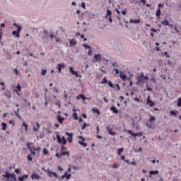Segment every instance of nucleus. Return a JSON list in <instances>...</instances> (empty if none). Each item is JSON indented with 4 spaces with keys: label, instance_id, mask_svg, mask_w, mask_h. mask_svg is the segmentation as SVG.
Returning <instances> with one entry per match:
<instances>
[{
    "label": "nucleus",
    "instance_id": "37",
    "mask_svg": "<svg viewBox=\"0 0 181 181\" xmlns=\"http://www.w3.org/2000/svg\"><path fill=\"white\" fill-rule=\"evenodd\" d=\"M65 177L69 180L71 177V174H67V173H65Z\"/></svg>",
    "mask_w": 181,
    "mask_h": 181
},
{
    "label": "nucleus",
    "instance_id": "1",
    "mask_svg": "<svg viewBox=\"0 0 181 181\" xmlns=\"http://www.w3.org/2000/svg\"><path fill=\"white\" fill-rule=\"evenodd\" d=\"M3 177H6V181H16V175L13 173L6 172L5 175H3Z\"/></svg>",
    "mask_w": 181,
    "mask_h": 181
},
{
    "label": "nucleus",
    "instance_id": "24",
    "mask_svg": "<svg viewBox=\"0 0 181 181\" xmlns=\"http://www.w3.org/2000/svg\"><path fill=\"white\" fill-rule=\"evenodd\" d=\"M129 23H141V20H139V19H137V20H132V19H131L129 21Z\"/></svg>",
    "mask_w": 181,
    "mask_h": 181
},
{
    "label": "nucleus",
    "instance_id": "22",
    "mask_svg": "<svg viewBox=\"0 0 181 181\" xmlns=\"http://www.w3.org/2000/svg\"><path fill=\"white\" fill-rule=\"evenodd\" d=\"M57 120L59 121V124H63V121H64V117H62V116L58 115L57 117Z\"/></svg>",
    "mask_w": 181,
    "mask_h": 181
},
{
    "label": "nucleus",
    "instance_id": "13",
    "mask_svg": "<svg viewBox=\"0 0 181 181\" xmlns=\"http://www.w3.org/2000/svg\"><path fill=\"white\" fill-rule=\"evenodd\" d=\"M16 89H17V90H16ZM16 89L14 90V92H15V93H17L18 95H20L19 92L21 91V90H22V87L21 86V85L18 84V85L16 86Z\"/></svg>",
    "mask_w": 181,
    "mask_h": 181
},
{
    "label": "nucleus",
    "instance_id": "28",
    "mask_svg": "<svg viewBox=\"0 0 181 181\" xmlns=\"http://www.w3.org/2000/svg\"><path fill=\"white\" fill-rule=\"evenodd\" d=\"M62 156H64V155H66L68 157L70 156V153L69 151H62L61 153Z\"/></svg>",
    "mask_w": 181,
    "mask_h": 181
},
{
    "label": "nucleus",
    "instance_id": "17",
    "mask_svg": "<svg viewBox=\"0 0 181 181\" xmlns=\"http://www.w3.org/2000/svg\"><path fill=\"white\" fill-rule=\"evenodd\" d=\"M80 98H81L83 101L87 100L86 96L83 94H79L78 96H76V100H80Z\"/></svg>",
    "mask_w": 181,
    "mask_h": 181
},
{
    "label": "nucleus",
    "instance_id": "26",
    "mask_svg": "<svg viewBox=\"0 0 181 181\" xmlns=\"http://www.w3.org/2000/svg\"><path fill=\"white\" fill-rule=\"evenodd\" d=\"M152 175H159V171L158 170H151L150 171V175L152 176Z\"/></svg>",
    "mask_w": 181,
    "mask_h": 181
},
{
    "label": "nucleus",
    "instance_id": "2",
    "mask_svg": "<svg viewBox=\"0 0 181 181\" xmlns=\"http://www.w3.org/2000/svg\"><path fill=\"white\" fill-rule=\"evenodd\" d=\"M13 26H16L17 28V31L13 30L12 32V35L15 36L16 37H19V33H21V31L22 30V27L19 26L16 23H13Z\"/></svg>",
    "mask_w": 181,
    "mask_h": 181
},
{
    "label": "nucleus",
    "instance_id": "35",
    "mask_svg": "<svg viewBox=\"0 0 181 181\" xmlns=\"http://www.w3.org/2000/svg\"><path fill=\"white\" fill-rule=\"evenodd\" d=\"M28 160H29L30 162H32V160H33V158L32 157V155L29 154L27 156Z\"/></svg>",
    "mask_w": 181,
    "mask_h": 181
},
{
    "label": "nucleus",
    "instance_id": "15",
    "mask_svg": "<svg viewBox=\"0 0 181 181\" xmlns=\"http://www.w3.org/2000/svg\"><path fill=\"white\" fill-rule=\"evenodd\" d=\"M40 178V175H38L37 174H33L31 175V179L33 180H39V179Z\"/></svg>",
    "mask_w": 181,
    "mask_h": 181
},
{
    "label": "nucleus",
    "instance_id": "53",
    "mask_svg": "<svg viewBox=\"0 0 181 181\" xmlns=\"http://www.w3.org/2000/svg\"><path fill=\"white\" fill-rule=\"evenodd\" d=\"M57 70H58L59 73H62V68L59 65L57 66Z\"/></svg>",
    "mask_w": 181,
    "mask_h": 181
},
{
    "label": "nucleus",
    "instance_id": "41",
    "mask_svg": "<svg viewBox=\"0 0 181 181\" xmlns=\"http://www.w3.org/2000/svg\"><path fill=\"white\" fill-rule=\"evenodd\" d=\"M73 118L74 119H78V116L77 115V113L74 112L73 114Z\"/></svg>",
    "mask_w": 181,
    "mask_h": 181
},
{
    "label": "nucleus",
    "instance_id": "11",
    "mask_svg": "<svg viewBox=\"0 0 181 181\" xmlns=\"http://www.w3.org/2000/svg\"><path fill=\"white\" fill-rule=\"evenodd\" d=\"M119 77H120V78H121L123 81H127V75H126L124 72L120 71V73H119Z\"/></svg>",
    "mask_w": 181,
    "mask_h": 181
},
{
    "label": "nucleus",
    "instance_id": "49",
    "mask_svg": "<svg viewBox=\"0 0 181 181\" xmlns=\"http://www.w3.org/2000/svg\"><path fill=\"white\" fill-rule=\"evenodd\" d=\"M89 124H87L86 123H83V125L81 127V129H86V127H88Z\"/></svg>",
    "mask_w": 181,
    "mask_h": 181
},
{
    "label": "nucleus",
    "instance_id": "32",
    "mask_svg": "<svg viewBox=\"0 0 181 181\" xmlns=\"http://www.w3.org/2000/svg\"><path fill=\"white\" fill-rule=\"evenodd\" d=\"M177 107H181V98H179L177 100Z\"/></svg>",
    "mask_w": 181,
    "mask_h": 181
},
{
    "label": "nucleus",
    "instance_id": "61",
    "mask_svg": "<svg viewBox=\"0 0 181 181\" xmlns=\"http://www.w3.org/2000/svg\"><path fill=\"white\" fill-rule=\"evenodd\" d=\"M58 170H60V172H63V168L62 166H58Z\"/></svg>",
    "mask_w": 181,
    "mask_h": 181
},
{
    "label": "nucleus",
    "instance_id": "29",
    "mask_svg": "<svg viewBox=\"0 0 181 181\" xmlns=\"http://www.w3.org/2000/svg\"><path fill=\"white\" fill-rule=\"evenodd\" d=\"M150 115V119H149V122H153V121H156V118L153 116H152V115Z\"/></svg>",
    "mask_w": 181,
    "mask_h": 181
},
{
    "label": "nucleus",
    "instance_id": "38",
    "mask_svg": "<svg viewBox=\"0 0 181 181\" xmlns=\"http://www.w3.org/2000/svg\"><path fill=\"white\" fill-rule=\"evenodd\" d=\"M107 84L111 88H114V84H112V82L111 81H107Z\"/></svg>",
    "mask_w": 181,
    "mask_h": 181
},
{
    "label": "nucleus",
    "instance_id": "23",
    "mask_svg": "<svg viewBox=\"0 0 181 181\" xmlns=\"http://www.w3.org/2000/svg\"><path fill=\"white\" fill-rule=\"evenodd\" d=\"M48 173H49L48 176H49V177H52V176H54V177H57V174H56V173L49 171Z\"/></svg>",
    "mask_w": 181,
    "mask_h": 181
},
{
    "label": "nucleus",
    "instance_id": "21",
    "mask_svg": "<svg viewBox=\"0 0 181 181\" xmlns=\"http://www.w3.org/2000/svg\"><path fill=\"white\" fill-rule=\"evenodd\" d=\"M94 59H95V60H96V62H100V60H101V54H95Z\"/></svg>",
    "mask_w": 181,
    "mask_h": 181
},
{
    "label": "nucleus",
    "instance_id": "5",
    "mask_svg": "<svg viewBox=\"0 0 181 181\" xmlns=\"http://www.w3.org/2000/svg\"><path fill=\"white\" fill-rule=\"evenodd\" d=\"M144 80H148V77L145 76L144 74H141V75L137 77V81L139 83H144Z\"/></svg>",
    "mask_w": 181,
    "mask_h": 181
},
{
    "label": "nucleus",
    "instance_id": "60",
    "mask_svg": "<svg viewBox=\"0 0 181 181\" xmlns=\"http://www.w3.org/2000/svg\"><path fill=\"white\" fill-rule=\"evenodd\" d=\"M158 9H160V8H163V4H158Z\"/></svg>",
    "mask_w": 181,
    "mask_h": 181
},
{
    "label": "nucleus",
    "instance_id": "30",
    "mask_svg": "<svg viewBox=\"0 0 181 181\" xmlns=\"http://www.w3.org/2000/svg\"><path fill=\"white\" fill-rule=\"evenodd\" d=\"M108 83V80H107V78H103V81L100 82V84H107Z\"/></svg>",
    "mask_w": 181,
    "mask_h": 181
},
{
    "label": "nucleus",
    "instance_id": "48",
    "mask_svg": "<svg viewBox=\"0 0 181 181\" xmlns=\"http://www.w3.org/2000/svg\"><path fill=\"white\" fill-rule=\"evenodd\" d=\"M93 112H96L98 115H100V110L98 109H93Z\"/></svg>",
    "mask_w": 181,
    "mask_h": 181
},
{
    "label": "nucleus",
    "instance_id": "56",
    "mask_svg": "<svg viewBox=\"0 0 181 181\" xmlns=\"http://www.w3.org/2000/svg\"><path fill=\"white\" fill-rule=\"evenodd\" d=\"M66 149H67V148H66L64 146H61V151H66Z\"/></svg>",
    "mask_w": 181,
    "mask_h": 181
},
{
    "label": "nucleus",
    "instance_id": "55",
    "mask_svg": "<svg viewBox=\"0 0 181 181\" xmlns=\"http://www.w3.org/2000/svg\"><path fill=\"white\" fill-rule=\"evenodd\" d=\"M13 72L15 73L16 76H18L19 74V72L18 71V69H15L13 70Z\"/></svg>",
    "mask_w": 181,
    "mask_h": 181
},
{
    "label": "nucleus",
    "instance_id": "42",
    "mask_svg": "<svg viewBox=\"0 0 181 181\" xmlns=\"http://www.w3.org/2000/svg\"><path fill=\"white\" fill-rule=\"evenodd\" d=\"M33 151H36L37 152H40L41 151L40 147H37V148L33 147Z\"/></svg>",
    "mask_w": 181,
    "mask_h": 181
},
{
    "label": "nucleus",
    "instance_id": "34",
    "mask_svg": "<svg viewBox=\"0 0 181 181\" xmlns=\"http://www.w3.org/2000/svg\"><path fill=\"white\" fill-rule=\"evenodd\" d=\"M23 127H25V130L26 132H28V124H26L25 122H23Z\"/></svg>",
    "mask_w": 181,
    "mask_h": 181
},
{
    "label": "nucleus",
    "instance_id": "52",
    "mask_svg": "<svg viewBox=\"0 0 181 181\" xmlns=\"http://www.w3.org/2000/svg\"><path fill=\"white\" fill-rule=\"evenodd\" d=\"M113 71H115V74H119V70L118 69H114Z\"/></svg>",
    "mask_w": 181,
    "mask_h": 181
},
{
    "label": "nucleus",
    "instance_id": "44",
    "mask_svg": "<svg viewBox=\"0 0 181 181\" xmlns=\"http://www.w3.org/2000/svg\"><path fill=\"white\" fill-rule=\"evenodd\" d=\"M58 66L61 68V69H64L66 67V65L64 64H58Z\"/></svg>",
    "mask_w": 181,
    "mask_h": 181
},
{
    "label": "nucleus",
    "instance_id": "39",
    "mask_svg": "<svg viewBox=\"0 0 181 181\" xmlns=\"http://www.w3.org/2000/svg\"><path fill=\"white\" fill-rule=\"evenodd\" d=\"M8 124H13V127H15V120H13V119H10V120L8 121Z\"/></svg>",
    "mask_w": 181,
    "mask_h": 181
},
{
    "label": "nucleus",
    "instance_id": "14",
    "mask_svg": "<svg viewBox=\"0 0 181 181\" xmlns=\"http://www.w3.org/2000/svg\"><path fill=\"white\" fill-rule=\"evenodd\" d=\"M4 95H6L7 98H11L12 97V93H11V90H6L4 93Z\"/></svg>",
    "mask_w": 181,
    "mask_h": 181
},
{
    "label": "nucleus",
    "instance_id": "64",
    "mask_svg": "<svg viewBox=\"0 0 181 181\" xmlns=\"http://www.w3.org/2000/svg\"><path fill=\"white\" fill-rule=\"evenodd\" d=\"M15 172H16V173H21V170L17 168V169L15 170Z\"/></svg>",
    "mask_w": 181,
    "mask_h": 181
},
{
    "label": "nucleus",
    "instance_id": "62",
    "mask_svg": "<svg viewBox=\"0 0 181 181\" xmlns=\"http://www.w3.org/2000/svg\"><path fill=\"white\" fill-rule=\"evenodd\" d=\"M164 56H166L167 57H170V56H169V54H168V52H165L163 53Z\"/></svg>",
    "mask_w": 181,
    "mask_h": 181
},
{
    "label": "nucleus",
    "instance_id": "31",
    "mask_svg": "<svg viewBox=\"0 0 181 181\" xmlns=\"http://www.w3.org/2000/svg\"><path fill=\"white\" fill-rule=\"evenodd\" d=\"M122 152H124V148H120L117 150V153H118L119 156H121Z\"/></svg>",
    "mask_w": 181,
    "mask_h": 181
},
{
    "label": "nucleus",
    "instance_id": "54",
    "mask_svg": "<svg viewBox=\"0 0 181 181\" xmlns=\"http://www.w3.org/2000/svg\"><path fill=\"white\" fill-rule=\"evenodd\" d=\"M56 156H57V158H62V153H56Z\"/></svg>",
    "mask_w": 181,
    "mask_h": 181
},
{
    "label": "nucleus",
    "instance_id": "36",
    "mask_svg": "<svg viewBox=\"0 0 181 181\" xmlns=\"http://www.w3.org/2000/svg\"><path fill=\"white\" fill-rule=\"evenodd\" d=\"M78 144L81 145L82 146H84L85 148L87 146V144L84 143L83 141H79Z\"/></svg>",
    "mask_w": 181,
    "mask_h": 181
},
{
    "label": "nucleus",
    "instance_id": "3",
    "mask_svg": "<svg viewBox=\"0 0 181 181\" xmlns=\"http://www.w3.org/2000/svg\"><path fill=\"white\" fill-rule=\"evenodd\" d=\"M112 129H114V124H108L106 127V131L108 132L110 135H117V132H112Z\"/></svg>",
    "mask_w": 181,
    "mask_h": 181
},
{
    "label": "nucleus",
    "instance_id": "57",
    "mask_svg": "<svg viewBox=\"0 0 181 181\" xmlns=\"http://www.w3.org/2000/svg\"><path fill=\"white\" fill-rule=\"evenodd\" d=\"M112 64L113 67H118V64H117V62H113Z\"/></svg>",
    "mask_w": 181,
    "mask_h": 181
},
{
    "label": "nucleus",
    "instance_id": "45",
    "mask_svg": "<svg viewBox=\"0 0 181 181\" xmlns=\"http://www.w3.org/2000/svg\"><path fill=\"white\" fill-rule=\"evenodd\" d=\"M83 47H85V49H90L91 47H90V45H87V44H83Z\"/></svg>",
    "mask_w": 181,
    "mask_h": 181
},
{
    "label": "nucleus",
    "instance_id": "7",
    "mask_svg": "<svg viewBox=\"0 0 181 181\" xmlns=\"http://www.w3.org/2000/svg\"><path fill=\"white\" fill-rule=\"evenodd\" d=\"M127 132L132 136H142V135H144V133H142V132L139 133H134L132 130H127Z\"/></svg>",
    "mask_w": 181,
    "mask_h": 181
},
{
    "label": "nucleus",
    "instance_id": "33",
    "mask_svg": "<svg viewBox=\"0 0 181 181\" xmlns=\"http://www.w3.org/2000/svg\"><path fill=\"white\" fill-rule=\"evenodd\" d=\"M112 168L114 169H117V168H119V164L117 163H115L113 165H112Z\"/></svg>",
    "mask_w": 181,
    "mask_h": 181
},
{
    "label": "nucleus",
    "instance_id": "51",
    "mask_svg": "<svg viewBox=\"0 0 181 181\" xmlns=\"http://www.w3.org/2000/svg\"><path fill=\"white\" fill-rule=\"evenodd\" d=\"M27 148H28V149H29L30 151H32V147H30V143H28V144H27Z\"/></svg>",
    "mask_w": 181,
    "mask_h": 181
},
{
    "label": "nucleus",
    "instance_id": "50",
    "mask_svg": "<svg viewBox=\"0 0 181 181\" xmlns=\"http://www.w3.org/2000/svg\"><path fill=\"white\" fill-rule=\"evenodd\" d=\"M88 56H91V54H93V50L90 49H89L88 52Z\"/></svg>",
    "mask_w": 181,
    "mask_h": 181
},
{
    "label": "nucleus",
    "instance_id": "4",
    "mask_svg": "<svg viewBox=\"0 0 181 181\" xmlns=\"http://www.w3.org/2000/svg\"><path fill=\"white\" fill-rule=\"evenodd\" d=\"M57 141L58 144H62V145H66L67 144V140H66V137L62 136V138L60 136V135H57Z\"/></svg>",
    "mask_w": 181,
    "mask_h": 181
},
{
    "label": "nucleus",
    "instance_id": "16",
    "mask_svg": "<svg viewBox=\"0 0 181 181\" xmlns=\"http://www.w3.org/2000/svg\"><path fill=\"white\" fill-rule=\"evenodd\" d=\"M28 177H29V175H24L22 177H18V180L19 181H25V180H26V179H28Z\"/></svg>",
    "mask_w": 181,
    "mask_h": 181
},
{
    "label": "nucleus",
    "instance_id": "18",
    "mask_svg": "<svg viewBox=\"0 0 181 181\" xmlns=\"http://www.w3.org/2000/svg\"><path fill=\"white\" fill-rule=\"evenodd\" d=\"M69 45H70V46H76V45H77V41L74 39H71L69 41Z\"/></svg>",
    "mask_w": 181,
    "mask_h": 181
},
{
    "label": "nucleus",
    "instance_id": "19",
    "mask_svg": "<svg viewBox=\"0 0 181 181\" xmlns=\"http://www.w3.org/2000/svg\"><path fill=\"white\" fill-rule=\"evenodd\" d=\"M160 8H158L156 12V16L157 19H160Z\"/></svg>",
    "mask_w": 181,
    "mask_h": 181
},
{
    "label": "nucleus",
    "instance_id": "46",
    "mask_svg": "<svg viewBox=\"0 0 181 181\" xmlns=\"http://www.w3.org/2000/svg\"><path fill=\"white\" fill-rule=\"evenodd\" d=\"M46 73H47V71L42 69L41 74H42V76H46Z\"/></svg>",
    "mask_w": 181,
    "mask_h": 181
},
{
    "label": "nucleus",
    "instance_id": "20",
    "mask_svg": "<svg viewBox=\"0 0 181 181\" xmlns=\"http://www.w3.org/2000/svg\"><path fill=\"white\" fill-rule=\"evenodd\" d=\"M110 111H112L114 114H118V110H117V107L115 106H112L110 107Z\"/></svg>",
    "mask_w": 181,
    "mask_h": 181
},
{
    "label": "nucleus",
    "instance_id": "8",
    "mask_svg": "<svg viewBox=\"0 0 181 181\" xmlns=\"http://www.w3.org/2000/svg\"><path fill=\"white\" fill-rule=\"evenodd\" d=\"M112 14V13H111V11H110V9H107V15H106L105 18H109V22H110V23H112V18H111Z\"/></svg>",
    "mask_w": 181,
    "mask_h": 181
},
{
    "label": "nucleus",
    "instance_id": "47",
    "mask_svg": "<svg viewBox=\"0 0 181 181\" xmlns=\"http://www.w3.org/2000/svg\"><path fill=\"white\" fill-rule=\"evenodd\" d=\"M177 111H173V110H171L170 111V114L171 115H174L175 117H176V114H177Z\"/></svg>",
    "mask_w": 181,
    "mask_h": 181
},
{
    "label": "nucleus",
    "instance_id": "9",
    "mask_svg": "<svg viewBox=\"0 0 181 181\" xmlns=\"http://www.w3.org/2000/svg\"><path fill=\"white\" fill-rule=\"evenodd\" d=\"M65 134L68 136L67 141L70 143L73 142V133L66 132Z\"/></svg>",
    "mask_w": 181,
    "mask_h": 181
},
{
    "label": "nucleus",
    "instance_id": "40",
    "mask_svg": "<svg viewBox=\"0 0 181 181\" xmlns=\"http://www.w3.org/2000/svg\"><path fill=\"white\" fill-rule=\"evenodd\" d=\"M43 35L44 37H47V36H49V33H47V30H44Z\"/></svg>",
    "mask_w": 181,
    "mask_h": 181
},
{
    "label": "nucleus",
    "instance_id": "63",
    "mask_svg": "<svg viewBox=\"0 0 181 181\" xmlns=\"http://www.w3.org/2000/svg\"><path fill=\"white\" fill-rule=\"evenodd\" d=\"M55 105H58L59 108H60V101L57 102Z\"/></svg>",
    "mask_w": 181,
    "mask_h": 181
},
{
    "label": "nucleus",
    "instance_id": "43",
    "mask_svg": "<svg viewBox=\"0 0 181 181\" xmlns=\"http://www.w3.org/2000/svg\"><path fill=\"white\" fill-rule=\"evenodd\" d=\"M43 155H49V151H47V149H43Z\"/></svg>",
    "mask_w": 181,
    "mask_h": 181
},
{
    "label": "nucleus",
    "instance_id": "10",
    "mask_svg": "<svg viewBox=\"0 0 181 181\" xmlns=\"http://www.w3.org/2000/svg\"><path fill=\"white\" fill-rule=\"evenodd\" d=\"M146 104H148L149 107H153L155 102L151 100V96H148Z\"/></svg>",
    "mask_w": 181,
    "mask_h": 181
},
{
    "label": "nucleus",
    "instance_id": "27",
    "mask_svg": "<svg viewBox=\"0 0 181 181\" xmlns=\"http://www.w3.org/2000/svg\"><path fill=\"white\" fill-rule=\"evenodd\" d=\"M161 24H162L163 26H168V25H169V21H168V20L163 21L161 22Z\"/></svg>",
    "mask_w": 181,
    "mask_h": 181
},
{
    "label": "nucleus",
    "instance_id": "58",
    "mask_svg": "<svg viewBox=\"0 0 181 181\" xmlns=\"http://www.w3.org/2000/svg\"><path fill=\"white\" fill-rule=\"evenodd\" d=\"M78 137L79 138V139H82L83 142L86 141V139H84V137H83L82 136H78Z\"/></svg>",
    "mask_w": 181,
    "mask_h": 181
},
{
    "label": "nucleus",
    "instance_id": "12",
    "mask_svg": "<svg viewBox=\"0 0 181 181\" xmlns=\"http://www.w3.org/2000/svg\"><path fill=\"white\" fill-rule=\"evenodd\" d=\"M40 129V124H39V122H36V126L33 125V131L35 132H37L39 129Z\"/></svg>",
    "mask_w": 181,
    "mask_h": 181
},
{
    "label": "nucleus",
    "instance_id": "25",
    "mask_svg": "<svg viewBox=\"0 0 181 181\" xmlns=\"http://www.w3.org/2000/svg\"><path fill=\"white\" fill-rule=\"evenodd\" d=\"M1 127H2V131H6V127H8V124L6 123L3 122L1 123Z\"/></svg>",
    "mask_w": 181,
    "mask_h": 181
},
{
    "label": "nucleus",
    "instance_id": "6",
    "mask_svg": "<svg viewBox=\"0 0 181 181\" xmlns=\"http://www.w3.org/2000/svg\"><path fill=\"white\" fill-rule=\"evenodd\" d=\"M69 71L71 74L75 76L76 77H80V78H81V75L78 74V72L75 71L74 69H73V67H69Z\"/></svg>",
    "mask_w": 181,
    "mask_h": 181
},
{
    "label": "nucleus",
    "instance_id": "59",
    "mask_svg": "<svg viewBox=\"0 0 181 181\" xmlns=\"http://www.w3.org/2000/svg\"><path fill=\"white\" fill-rule=\"evenodd\" d=\"M81 7H82L83 9H86V3L82 2Z\"/></svg>",
    "mask_w": 181,
    "mask_h": 181
}]
</instances>
